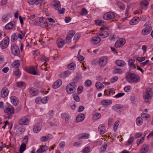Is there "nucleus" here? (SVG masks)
<instances>
[{
	"label": "nucleus",
	"mask_w": 153,
	"mask_h": 153,
	"mask_svg": "<svg viewBox=\"0 0 153 153\" xmlns=\"http://www.w3.org/2000/svg\"><path fill=\"white\" fill-rule=\"evenodd\" d=\"M152 30V27L151 26H148L143 29L141 32L142 34L143 35H147Z\"/></svg>",
	"instance_id": "obj_16"
},
{
	"label": "nucleus",
	"mask_w": 153,
	"mask_h": 153,
	"mask_svg": "<svg viewBox=\"0 0 153 153\" xmlns=\"http://www.w3.org/2000/svg\"><path fill=\"white\" fill-rule=\"evenodd\" d=\"M107 58L106 56H103L99 59V63L100 66H104L106 65L107 62Z\"/></svg>",
	"instance_id": "obj_14"
},
{
	"label": "nucleus",
	"mask_w": 153,
	"mask_h": 153,
	"mask_svg": "<svg viewBox=\"0 0 153 153\" xmlns=\"http://www.w3.org/2000/svg\"><path fill=\"white\" fill-rule=\"evenodd\" d=\"M130 8V7L129 6H127V7L126 9V12H125V15L126 16V18H128V16L129 15V10Z\"/></svg>",
	"instance_id": "obj_56"
},
{
	"label": "nucleus",
	"mask_w": 153,
	"mask_h": 153,
	"mask_svg": "<svg viewBox=\"0 0 153 153\" xmlns=\"http://www.w3.org/2000/svg\"><path fill=\"white\" fill-rule=\"evenodd\" d=\"M88 12L85 8L82 9L81 12H80V14L81 15H86L87 14Z\"/></svg>",
	"instance_id": "obj_48"
},
{
	"label": "nucleus",
	"mask_w": 153,
	"mask_h": 153,
	"mask_svg": "<svg viewBox=\"0 0 153 153\" xmlns=\"http://www.w3.org/2000/svg\"><path fill=\"white\" fill-rule=\"evenodd\" d=\"M56 43L57 46L59 48H62L64 44H65V40H64L62 39H58Z\"/></svg>",
	"instance_id": "obj_26"
},
{
	"label": "nucleus",
	"mask_w": 153,
	"mask_h": 153,
	"mask_svg": "<svg viewBox=\"0 0 153 153\" xmlns=\"http://www.w3.org/2000/svg\"><path fill=\"white\" fill-rule=\"evenodd\" d=\"M116 67H114V69L115 70L114 71V74H121L122 73V71L120 68H116Z\"/></svg>",
	"instance_id": "obj_46"
},
{
	"label": "nucleus",
	"mask_w": 153,
	"mask_h": 153,
	"mask_svg": "<svg viewBox=\"0 0 153 153\" xmlns=\"http://www.w3.org/2000/svg\"><path fill=\"white\" fill-rule=\"evenodd\" d=\"M53 6L54 9L58 11V13L59 14H63L65 13V9L62 8L61 9V4L59 1H55Z\"/></svg>",
	"instance_id": "obj_6"
},
{
	"label": "nucleus",
	"mask_w": 153,
	"mask_h": 153,
	"mask_svg": "<svg viewBox=\"0 0 153 153\" xmlns=\"http://www.w3.org/2000/svg\"><path fill=\"white\" fill-rule=\"evenodd\" d=\"M75 34V31L74 30H71L69 32L68 35L72 38Z\"/></svg>",
	"instance_id": "obj_63"
},
{
	"label": "nucleus",
	"mask_w": 153,
	"mask_h": 153,
	"mask_svg": "<svg viewBox=\"0 0 153 153\" xmlns=\"http://www.w3.org/2000/svg\"><path fill=\"white\" fill-rule=\"evenodd\" d=\"M27 1L30 5H38L39 7L42 3H43V1L42 0H27Z\"/></svg>",
	"instance_id": "obj_11"
},
{
	"label": "nucleus",
	"mask_w": 153,
	"mask_h": 153,
	"mask_svg": "<svg viewBox=\"0 0 153 153\" xmlns=\"http://www.w3.org/2000/svg\"><path fill=\"white\" fill-rule=\"evenodd\" d=\"M14 27V25L12 22H10L7 24L5 26L6 29L10 30L12 29Z\"/></svg>",
	"instance_id": "obj_39"
},
{
	"label": "nucleus",
	"mask_w": 153,
	"mask_h": 153,
	"mask_svg": "<svg viewBox=\"0 0 153 153\" xmlns=\"http://www.w3.org/2000/svg\"><path fill=\"white\" fill-rule=\"evenodd\" d=\"M73 97L74 100L76 102H79V96L76 94H73Z\"/></svg>",
	"instance_id": "obj_55"
},
{
	"label": "nucleus",
	"mask_w": 153,
	"mask_h": 153,
	"mask_svg": "<svg viewBox=\"0 0 153 153\" xmlns=\"http://www.w3.org/2000/svg\"><path fill=\"white\" fill-rule=\"evenodd\" d=\"M149 149L148 145L147 144H144L140 149V152L141 153H146L148 151Z\"/></svg>",
	"instance_id": "obj_23"
},
{
	"label": "nucleus",
	"mask_w": 153,
	"mask_h": 153,
	"mask_svg": "<svg viewBox=\"0 0 153 153\" xmlns=\"http://www.w3.org/2000/svg\"><path fill=\"white\" fill-rule=\"evenodd\" d=\"M117 4L119 7V8L122 10H123L124 8V4L121 2L119 1H117Z\"/></svg>",
	"instance_id": "obj_47"
},
{
	"label": "nucleus",
	"mask_w": 153,
	"mask_h": 153,
	"mask_svg": "<svg viewBox=\"0 0 153 153\" xmlns=\"http://www.w3.org/2000/svg\"><path fill=\"white\" fill-rule=\"evenodd\" d=\"M138 18L134 17L130 22V24L131 25H135L137 24L138 22Z\"/></svg>",
	"instance_id": "obj_38"
},
{
	"label": "nucleus",
	"mask_w": 153,
	"mask_h": 153,
	"mask_svg": "<svg viewBox=\"0 0 153 153\" xmlns=\"http://www.w3.org/2000/svg\"><path fill=\"white\" fill-rule=\"evenodd\" d=\"M152 96V89L150 88H147L146 90L145 94L143 96V98L146 102H149Z\"/></svg>",
	"instance_id": "obj_4"
},
{
	"label": "nucleus",
	"mask_w": 153,
	"mask_h": 153,
	"mask_svg": "<svg viewBox=\"0 0 153 153\" xmlns=\"http://www.w3.org/2000/svg\"><path fill=\"white\" fill-rule=\"evenodd\" d=\"M126 79L129 82L136 83L138 82L140 79V76L134 74L128 73L126 74Z\"/></svg>",
	"instance_id": "obj_1"
},
{
	"label": "nucleus",
	"mask_w": 153,
	"mask_h": 153,
	"mask_svg": "<svg viewBox=\"0 0 153 153\" xmlns=\"http://www.w3.org/2000/svg\"><path fill=\"white\" fill-rule=\"evenodd\" d=\"M26 149V145L25 144H22L19 148V152L20 153H22Z\"/></svg>",
	"instance_id": "obj_41"
},
{
	"label": "nucleus",
	"mask_w": 153,
	"mask_h": 153,
	"mask_svg": "<svg viewBox=\"0 0 153 153\" xmlns=\"http://www.w3.org/2000/svg\"><path fill=\"white\" fill-rule=\"evenodd\" d=\"M71 74V72L69 71H66L60 74V76L61 78H64L68 76Z\"/></svg>",
	"instance_id": "obj_32"
},
{
	"label": "nucleus",
	"mask_w": 153,
	"mask_h": 153,
	"mask_svg": "<svg viewBox=\"0 0 153 153\" xmlns=\"http://www.w3.org/2000/svg\"><path fill=\"white\" fill-rule=\"evenodd\" d=\"M95 86L98 90H100L104 86L100 82H97L95 84Z\"/></svg>",
	"instance_id": "obj_37"
},
{
	"label": "nucleus",
	"mask_w": 153,
	"mask_h": 153,
	"mask_svg": "<svg viewBox=\"0 0 153 153\" xmlns=\"http://www.w3.org/2000/svg\"><path fill=\"white\" fill-rule=\"evenodd\" d=\"M28 140V137L27 136H25L24 138L22 141V144H25L27 143Z\"/></svg>",
	"instance_id": "obj_60"
},
{
	"label": "nucleus",
	"mask_w": 153,
	"mask_h": 153,
	"mask_svg": "<svg viewBox=\"0 0 153 153\" xmlns=\"http://www.w3.org/2000/svg\"><path fill=\"white\" fill-rule=\"evenodd\" d=\"M80 36V34L79 33H76L74 36V41L76 42L77 40Z\"/></svg>",
	"instance_id": "obj_59"
},
{
	"label": "nucleus",
	"mask_w": 153,
	"mask_h": 153,
	"mask_svg": "<svg viewBox=\"0 0 153 153\" xmlns=\"http://www.w3.org/2000/svg\"><path fill=\"white\" fill-rule=\"evenodd\" d=\"M101 103L102 105L104 106L109 105L112 103V101L109 100H105L102 101Z\"/></svg>",
	"instance_id": "obj_28"
},
{
	"label": "nucleus",
	"mask_w": 153,
	"mask_h": 153,
	"mask_svg": "<svg viewBox=\"0 0 153 153\" xmlns=\"http://www.w3.org/2000/svg\"><path fill=\"white\" fill-rule=\"evenodd\" d=\"M11 53L14 56H17L20 53V51L18 47L13 44L10 47Z\"/></svg>",
	"instance_id": "obj_7"
},
{
	"label": "nucleus",
	"mask_w": 153,
	"mask_h": 153,
	"mask_svg": "<svg viewBox=\"0 0 153 153\" xmlns=\"http://www.w3.org/2000/svg\"><path fill=\"white\" fill-rule=\"evenodd\" d=\"M85 118L84 114L82 113L79 114L76 117V122L77 123L80 122L82 121Z\"/></svg>",
	"instance_id": "obj_22"
},
{
	"label": "nucleus",
	"mask_w": 153,
	"mask_h": 153,
	"mask_svg": "<svg viewBox=\"0 0 153 153\" xmlns=\"http://www.w3.org/2000/svg\"><path fill=\"white\" fill-rule=\"evenodd\" d=\"M8 90L6 88H3L1 92V96L2 98H4L6 97L8 94Z\"/></svg>",
	"instance_id": "obj_18"
},
{
	"label": "nucleus",
	"mask_w": 153,
	"mask_h": 153,
	"mask_svg": "<svg viewBox=\"0 0 153 153\" xmlns=\"http://www.w3.org/2000/svg\"><path fill=\"white\" fill-rule=\"evenodd\" d=\"M29 92L30 94L33 96L37 95L38 93V90L33 87L30 88L29 89Z\"/></svg>",
	"instance_id": "obj_17"
},
{
	"label": "nucleus",
	"mask_w": 153,
	"mask_h": 153,
	"mask_svg": "<svg viewBox=\"0 0 153 153\" xmlns=\"http://www.w3.org/2000/svg\"><path fill=\"white\" fill-rule=\"evenodd\" d=\"M17 35L16 33H13L12 36L11 38V40L12 42H14L17 39Z\"/></svg>",
	"instance_id": "obj_43"
},
{
	"label": "nucleus",
	"mask_w": 153,
	"mask_h": 153,
	"mask_svg": "<svg viewBox=\"0 0 153 153\" xmlns=\"http://www.w3.org/2000/svg\"><path fill=\"white\" fill-rule=\"evenodd\" d=\"M61 116L63 119H68L70 117V116L68 114L65 113H62L61 114Z\"/></svg>",
	"instance_id": "obj_61"
},
{
	"label": "nucleus",
	"mask_w": 153,
	"mask_h": 153,
	"mask_svg": "<svg viewBox=\"0 0 153 153\" xmlns=\"http://www.w3.org/2000/svg\"><path fill=\"white\" fill-rule=\"evenodd\" d=\"M146 58L145 57H137L136 58L137 61L139 62H142L145 60Z\"/></svg>",
	"instance_id": "obj_64"
},
{
	"label": "nucleus",
	"mask_w": 153,
	"mask_h": 153,
	"mask_svg": "<svg viewBox=\"0 0 153 153\" xmlns=\"http://www.w3.org/2000/svg\"><path fill=\"white\" fill-rule=\"evenodd\" d=\"M149 4L147 0H143L140 2V5L143 9H146V7Z\"/></svg>",
	"instance_id": "obj_25"
},
{
	"label": "nucleus",
	"mask_w": 153,
	"mask_h": 153,
	"mask_svg": "<svg viewBox=\"0 0 153 153\" xmlns=\"http://www.w3.org/2000/svg\"><path fill=\"white\" fill-rule=\"evenodd\" d=\"M136 123L139 126L142 125L143 123V119L141 117H138L136 120Z\"/></svg>",
	"instance_id": "obj_40"
},
{
	"label": "nucleus",
	"mask_w": 153,
	"mask_h": 153,
	"mask_svg": "<svg viewBox=\"0 0 153 153\" xmlns=\"http://www.w3.org/2000/svg\"><path fill=\"white\" fill-rule=\"evenodd\" d=\"M25 83L22 81L17 82L16 83V86L19 88H22L25 85Z\"/></svg>",
	"instance_id": "obj_52"
},
{
	"label": "nucleus",
	"mask_w": 153,
	"mask_h": 153,
	"mask_svg": "<svg viewBox=\"0 0 153 153\" xmlns=\"http://www.w3.org/2000/svg\"><path fill=\"white\" fill-rule=\"evenodd\" d=\"M126 40L123 38H120L117 40L115 44V46L116 48L120 47L123 45L125 43Z\"/></svg>",
	"instance_id": "obj_13"
},
{
	"label": "nucleus",
	"mask_w": 153,
	"mask_h": 153,
	"mask_svg": "<svg viewBox=\"0 0 153 153\" xmlns=\"http://www.w3.org/2000/svg\"><path fill=\"white\" fill-rule=\"evenodd\" d=\"M48 147L46 145H42L40 146L36 151L37 153H41L44 152L48 149Z\"/></svg>",
	"instance_id": "obj_21"
},
{
	"label": "nucleus",
	"mask_w": 153,
	"mask_h": 153,
	"mask_svg": "<svg viewBox=\"0 0 153 153\" xmlns=\"http://www.w3.org/2000/svg\"><path fill=\"white\" fill-rule=\"evenodd\" d=\"M33 85L36 88H40L42 87V84L39 81H37L34 82Z\"/></svg>",
	"instance_id": "obj_42"
},
{
	"label": "nucleus",
	"mask_w": 153,
	"mask_h": 153,
	"mask_svg": "<svg viewBox=\"0 0 153 153\" xmlns=\"http://www.w3.org/2000/svg\"><path fill=\"white\" fill-rule=\"evenodd\" d=\"M124 107L120 104H115L112 106V109L115 111L120 113L122 112L124 110Z\"/></svg>",
	"instance_id": "obj_9"
},
{
	"label": "nucleus",
	"mask_w": 153,
	"mask_h": 153,
	"mask_svg": "<svg viewBox=\"0 0 153 153\" xmlns=\"http://www.w3.org/2000/svg\"><path fill=\"white\" fill-rule=\"evenodd\" d=\"M95 22L96 24L97 25H101L105 23L104 21L101 20H96Z\"/></svg>",
	"instance_id": "obj_45"
},
{
	"label": "nucleus",
	"mask_w": 153,
	"mask_h": 153,
	"mask_svg": "<svg viewBox=\"0 0 153 153\" xmlns=\"http://www.w3.org/2000/svg\"><path fill=\"white\" fill-rule=\"evenodd\" d=\"M54 115V111L52 110H50L48 114V115L50 118H52L53 117Z\"/></svg>",
	"instance_id": "obj_54"
},
{
	"label": "nucleus",
	"mask_w": 153,
	"mask_h": 153,
	"mask_svg": "<svg viewBox=\"0 0 153 153\" xmlns=\"http://www.w3.org/2000/svg\"><path fill=\"white\" fill-rule=\"evenodd\" d=\"M117 65L120 67L124 66L126 64V62L123 60H118L116 61Z\"/></svg>",
	"instance_id": "obj_31"
},
{
	"label": "nucleus",
	"mask_w": 153,
	"mask_h": 153,
	"mask_svg": "<svg viewBox=\"0 0 153 153\" xmlns=\"http://www.w3.org/2000/svg\"><path fill=\"white\" fill-rule=\"evenodd\" d=\"M62 84V81L60 79H58L55 81L53 84V87L54 89H56L59 87Z\"/></svg>",
	"instance_id": "obj_24"
},
{
	"label": "nucleus",
	"mask_w": 153,
	"mask_h": 153,
	"mask_svg": "<svg viewBox=\"0 0 153 153\" xmlns=\"http://www.w3.org/2000/svg\"><path fill=\"white\" fill-rule=\"evenodd\" d=\"M98 130L101 134H104L105 131V127L103 124H101L99 126L98 128Z\"/></svg>",
	"instance_id": "obj_30"
},
{
	"label": "nucleus",
	"mask_w": 153,
	"mask_h": 153,
	"mask_svg": "<svg viewBox=\"0 0 153 153\" xmlns=\"http://www.w3.org/2000/svg\"><path fill=\"white\" fill-rule=\"evenodd\" d=\"M6 113L8 114H11L14 113V108L13 106L11 105L8 106L4 111Z\"/></svg>",
	"instance_id": "obj_20"
},
{
	"label": "nucleus",
	"mask_w": 153,
	"mask_h": 153,
	"mask_svg": "<svg viewBox=\"0 0 153 153\" xmlns=\"http://www.w3.org/2000/svg\"><path fill=\"white\" fill-rule=\"evenodd\" d=\"M141 116L143 119L147 120L149 118L150 115L148 114L143 113L141 114Z\"/></svg>",
	"instance_id": "obj_49"
},
{
	"label": "nucleus",
	"mask_w": 153,
	"mask_h": 153,
	"mask_svg": "<svg viewBox=\"0 0 153 153\" xmlns=\"http://www.w3.org/2000/svg\"><path fill=\"white\" fill-rule=\"evenodd\" d=\"M114 91L113 88H110L109 89L105 90L104 95L105 96H109L111 93H112Z\"/></svg>",
	"instance_id": "obj_34"
},
{
	"label": "nucleus",
	"mask_w": 153,
	"mask_h": 153,
	"mask_svg": "<svg viewBox=\"0 0 153 153\" xmlns=\"http://www.w3.org/2000/svg\"><path fill=\"white\" fill-rule=\"evenodd\" d=\"M89 134L87 133H83L79 135V139H88L89 138Z\"/></svg>",
	"instance_id": "obj_36"
},
{
	"label": "nucleus",
	"mask_w": 153,
	"mask_h": 153,
	"mask_svg": "<svg viewBox=\"0 0 153 153\" xmlns=\"http://www.w3.org/2000/svg\"><path fill=\"white\" fill-rule=\"evenodd\" d=\"M134 139L133 137H131L126 143V145L127 146H129L133 142Z\"/></svg>",
	"instance_id": "obj_51"
},
{
	"label": "nucleus",
	"mask_w": 153,
	"mask_h": 153,
	"mask_svg": "<svg viewBox=\"0 0 153 153\" xmlns=\"http://www.w3.org/2000/svg\"><path fill=\"white\" fill-rule=\"evenodd\" d=\"M84 84L85 86L89 87L91 85L92 83L90 80L88 79L85 81Z\"/></svg>",
	"instance_id": "obj_53"
},
{
	"label": "nucleus",
	"mask_w": 153,
	"mask_h": 153,
	"mask_svg": "<svg viewBox=\"0 0 153 153\" xmlns=\"http://www.w3.org/2000/svg\"><path fill=\"white\" fill-rule=\"evenodd\" d=\"M12 65V67L14 68H17L20 66V62L19 60H16L13 63Z\"/></svg>",
	"instance_id": "obj_35"
},
{
	"label": "nucleus",
	"mask_w": 153,
	"mask_h": 153,
	"mask_svg": "<svg viewBox=\"0 0 153 153\" xmlns=\"http://www.w3.org/2000/svg\"><path fill=\"white\" fill-rule=\"evenodd\" d=\"M9 42V40L8 37H6L0 42V47L2 49L6 48Z\"/></svg>",
	"instance_id": "obj_8"
},
{
	"label": "nucleus",
	"mask_w": 153,
	"mask_h": 153,
	"mask_svg": "<svg viewBox=\"0 0 153 153\" xmlns=\"http://www.w3.org/2000/svg\"><path fill=\"white\" fill-rule=\"evenodd\" d=\"M144 139V137H143L141 138V139H138L137 141V145H139L140 143H142L143 142Z\"/></svg>",
	"instance_id": "obj_62"
},
{
	"label": "nucleus",
	"mask_w": 153,
	"mask_h": 153,
	"mask_svg": "<svg viewBox=\"0 0 153 153\" xmlns=\"http://www.w3.org/2000/svg\"><path fill=\"white\" fill-rule=\"evenodd\" d=\"M82 78V77L81 75L77 74L76 77L73 80V82L75 84H76V82H78Z\"/></svg>",
	"instance_id": "obj_33"
},
{
	"label": "nucleus",
	"mask_w": 153,
	"mask_h": 153,
	"mask_svg": "<svg viewBox=\"0 0 153 153\" xmlns=\"http://www.w3.org/2000/svg\"><path fill=\"white\" fill-rule=\"evenodd\" d=\"M38 24L40 27L45 28L48 26V23L45 19L42 17L40 18Z\"/></svg>",
	"instance_id": "obj_12"
},
{
	"label": "nucleus",
	"mask_w": 153,
	"mask_h": 153,
	"mask_svg": "<svg viewBox=\"0 0 153 153\" xmlns=\"http://www.w3.org/2000/svg\"><path fill=\"white\" fill-rule=\"evenodd\" d=\"M11 103L14 105L16 106L18 103V100L15 96H12L10 97Z\"/></svg>",
	"instance_id": "obj_27"
},
{
	"label": "nucleus",
	"mask_w": 153,
	"mask_h": 153,
	"mask_svg": "<svg viewBox=\"0 0 153 153\" xmlns=\"http://www.w3.org/2000/svg\"><path fill=\"white\" fill-rule=\"evenodd\" d=\"M90 149V147L88 146L85 147L82 151V153H88Z\"/></svg>",
	"instance_id": "obj_57"
},
{
	"label": "nucleus",
	"mask_w": 153,
	"mask_h": 153,
	"mask_svg": "<svg viewBox=\"0 0 153 153\" xmlns=\"http://www.w3.org/2000/svg\"><path fill=\"white\" fill-rule=\"evenodd\" d=\"M36 70V68L35 67H32L29 69L28 72L31 74L35 75L37 74Z\"/></svg>",
	"instance_id": "obj_29"
},
{
	"label": "nucleus",
	"mask_w": 153,
	"mask_h": 153,
	"mask_svg": "<svg viewBox=\"0 0 153 153\" xmlns=\"http://www.w3.org/2000/svg\"><path fill=\"white\" fill-rule=\"evenodd\" d=\"M76 85L74 82H71L66 87V89L68 94H71L74 92L76 89Z\"/></svg>",
	"instance_id": "obj_5"
},
{
	"label": "nucleus",
	"mask_w": 153,
	"mask_h": 153,
	"mask_svg": "<svg viewBox=\"0 0 153 153\" xmlns=\"http://www.w3.org/2000/svg\"><path fill=\"white\" fill-rule=\"evenodd\" d=\"M119 121L117 120L116 121V122L115 123L113 127L115 131H116V130L117 129V127L119 125Z\"/></svg>",
	"instance_id": "obj_58"
},
{
	"label": "nucleus",
	"mask_w": 153,
	"mask_h": 153,
	"mask_svg": "<svg viewBox=\"0 0 153 153\" xmlns=\"http://www.w3.org/2000/svg\"><path fill=\"white\" fill-rule=\"evenodd\" d=\"M115 17V15L114 14L113 12H111L105 13L103 16V19L106 20L112 19L114 18Z\"/></svg>",
	"instance_id": "obj_10"
},
{
	"label": "nucleus",
	"mask_w": 153,
	"mask_h": 153,
	"mask_svg": "<svg viewBox=\"0 0 153 153\" xmlns=\"http://www.w3.org/2000/svg\"><path fill=\"white\" fill-rule=\"evenodd\" d=\"M42 125L40 123H36L33 128V132L35 133H37L39 132L40 130L42 128Z\"/></svg>",
	"instance_id": "obj_15"
},
{
	"label": "nucleus",
	"mask_w": 153,
	"mask_h": 153,
	"mask_svg": "<svg viewBox=\"0 0 153 153\" xmlns=\"http://www.w3.org/2000/svg\"><path fill=\"white\" fill-rule=\"evenodd\" d=\"M100 40V38L99 36H93L91 40V42L92 44H96L99 43Z\"/></svg>",
	"instance_id": "obj_19"
},
{
	"label": "nucleus",
	"mask_w": 153,
	"mask_h": 153,
	"mask_svg": "<svg viewBox=\"0 0 153 153\" xmlns=\"http://www.w3.org/2000/svg\"><path fill=\"white\" fill-rule=\"evenodd\" d=\"M75 64L73 62L68 65L67 66V67L68 69L72 70L74 69L75 68Z\"/></svg>",
	"instance_id": "obj_44"
},
{
	"label": "nucleus",
	"mask_w": 153,
	"mask_h": 153,
	"mask_svg": "<svg viewBox=\"0 0 153 153\" xmlns=\"http://www.w3.org/2000/svg\"><path fill=\"white\" fill-rule=\"evenodd\" d=\"M30 118L29 115H26L20 118L18 120V123L20 125H26L29 123Z\"/></svg>",
	"instance_id": "obj_3"
},
{
	"label": "nucleus",
	"mask_w": 153,
	"mask_h": 153,
	"mask_svg": "<svg viewBox=\"0 0 153 153\" xmlns=\"http://www.w3.org/2000/svg\"><path fill=\"white\" fill-rule=\"evenodd\" d=\"M149 61L148 60H146V61L141 62L140 64V66L143 67L146 65H149L150 64L149 62Z\"/></svg>",
	"instance_id": "obj_50"
},
{
	"label": "nucleus",
	"mask_w": 153,
	"mask_h": 153,
	"mask_svg": "<svg viewBox=\"0 0 153 153\" xmlns=\"http://www.w3.org/2000/svg\"><path fill=\"white\" fill-rule=\"evenodd\" d=\"M109 30V27L103 26L101 27L100 29V32L98 33L99 36L102 38H104L107 37L109 35L108 30Z\"/></svg>",
	"instance_id": "obj_2"
}]
</instances>
